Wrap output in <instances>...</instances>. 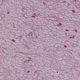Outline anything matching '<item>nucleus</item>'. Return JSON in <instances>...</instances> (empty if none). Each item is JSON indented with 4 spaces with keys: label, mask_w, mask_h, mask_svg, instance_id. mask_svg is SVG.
<instances>
[{
    "label": "nucleus",
    "mask_w": 80,
    "mask_h": 80,
    "mask_svg": "<svg viewBox=\"0 0 80 80\" xmlns=\"http://www.w3.org/2000/svg\"><path fill=\"white\" fill-rule=\"evenodd\" d=\"M24 63H28V61L27 60H26L24 61Z\"/></svg>",
    "instance_id": "nucleus-1"
},
{
    "label": "nucleus",
    "mask_w": 80,
    "mask_h": 80,
    "mask_svg": "<svg viewBox=\"0 0 80 80\" xmlns=\"http://www.w3.org/2000/svg\"><path fill=\"white\" fill-rule=\"evenodd\" d=\"M41 80H45V79H44V78L42 77V78H41Z\"/></svg>",
    "instance_id": "nucleus-2"
},
{
    "label": "nucleus",
    "mask_w": 80,
    "mask_h": 80,
    "mask_svg": "<svg viewBox=\"0 0 80 80\" xmlns=\"http://www.w3.org/2000/svg\"><path fill=\"white\" fill-rule=\"evenodd\" d=\"M27 60L28 61V62H29V61H32V60H30V59L28 60Z\"/></svg>",
    "instance_id": "nucleus-3"
},
{
    "label": "nucleus",
    "mask_w": 80,
    "mask_h": 80,
    "mask_svg": "<svg viewBox=\"0 0 80 80\" xmlns=\"http://www.w3.org/2000/svg\"><path fill=\"white\" fill-rule=\"evenodd\" d=\"M32 32H31V33H29V35H32Z\"/></svg>",
    "instance_id": "nucleus-4"
},
{
    "label": "nucleus",
    "mask_w": 80,
    "mask_h": 80,
    "mask_svg": "<svg viewBox=\"0 0 80 80\" xmlns=\"http://www.w3.org/2000/svg\"><path fill=\"white\" fill-rule=\"evenodd\" d=\"M27 58L28 59H30V58H31V57H28Z\"/></svg>",
    "instance_id": "nucleus-5"
},
{
    "label": "nucleus",
    "mask_w": 80,
    "mask_h": 80,
    "mask_svg": "<svg viewBox=\"0 0 80 80\" xmlns=\"http://www.w3.org/2000/svg\"><path fill=\"white\" fill-rule=\"evenodd\" d=\"M59 25H62V24H61V23H59Z\"/></svg>",
    "instance_id": "nucleus-6"
},
{
    "label": "nucleus",
    "mask_w": 80,
    "mask_h": 80,
    "mask_svg": "<svg viewBox=\"0 0 80 80\" xmlns=\"http://www.w3.org/2000/svg\"><path fill=\"white\" fill-rule=\"evenodd\" d=\"M30 72V71H28L27 72V73H28V72Z\"/></svg>",
    "instance_id": "nucleus-7"
},
{
    "label": "nucleus",
    "mask_w": 80,
    "mask_h": 80,
    "mask_svg": "<svg viewBox=\"0 0 80 80\" xmlns=\"http://www.w3.org/2000/svg\"><path fill=\"white\" fill-rule=\"evenodd\" d=\"M29 59L32 60V58H29Z\"/></svg>",
    "instance_id": "nucleus-8"
},
{
    "label": "nucleus",
    "mask_w": 80,
    "mask_h": 80,
    "mask_svg": "<svg viewBox=\"0 0 80 80\" xmlns=\"http://www.w3.org/2000/svg\"><path fill=\"white\" fill-rule=\"evenodd\" d=\"M36 38H38V37H37V36H36Z\"/></svg>",
    "instance_id": "nucleus-9"
},
{
    "label": "nucleus",
    "mask_w": 80,
    "mask_h": 80,
    "mask_svg": "<svg viewBox=\"0 0 80 80\" xmlns=\"http://www.w3.org/2000/svg\"><path fill=\"white\" fill-rule=\"evenodd\" d=\"M75 1V2H77V1H76V0H74Z\"/></svg>",
    "instance_id": "nucleus-10"
},
{
    "label": "nucleus",
    "mask_w": 80,
    "mask_h": 80,
    "mask_svg": "<svg viewBox=\"0 0 80 80\" xmlns=\"http://www.w3.org/2000/svg\"><path fill=\"white\" fill-rule=\"evenodd\" d=\"M72 38H74V37H72Z\"/></svg>",
    "instance_id": "nucleus-11"
},
{
    "label": "nucleus",
    "mask_w": 80,
    "mask_h": 80,
    "mask_svg": "<svg viewBox=\"0 0 80 80\" xmlns=\"http://www.w3.org/2000/svg\"><path fill=\"white\" fill-rule=\"evenodd\" d=\"M30 60H32V59L31 60V59H30Z\"/></svg>",
    "instance_id": "nucleus-12"
}]
</instances>
